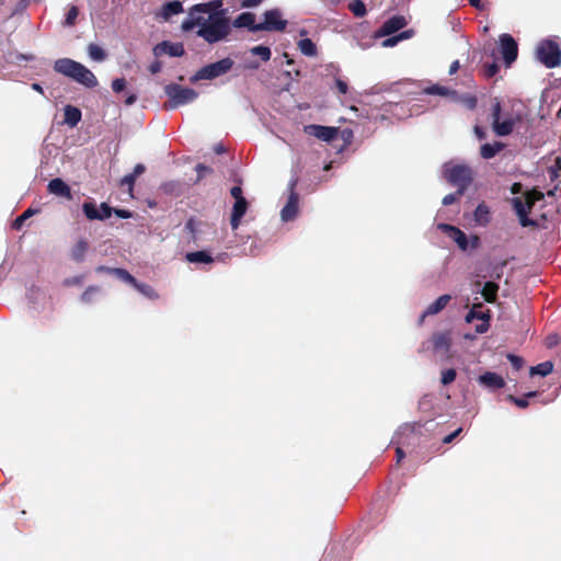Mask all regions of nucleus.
<instances>
[{"instance_id":"1","label":"nucleus","mask_w":561,"mask_h":561,"mask_svg":"<svg viewBox=\"0 0 561 561\" xmlns=\"http://www.w3.org/2000/svg\"><path fill=\"white\" fill-rule=\"evenodd\" d=\"M53 70H55L56 73L64 75L75 80V82L80 83L88 89H93L98 85V79L93 72L72 59L61 58L55 61Z\"/></svg>"},{"instance_id":"2","label":"nucleus","mask_w":561,"mask_h":561,"mask_svg":"<svg viewBox=\"0 0 561 561\" xmlns=\"http://www.w3.org/2000/svg\"><path fill=\"white\" fill-rule=\"evenodd\" d=\"M230 33V24L225 15L219 13L211 14L208 20L203 22L202 27L198 28L197 35L203 37L204 41L213 44L218 43L226 38Z\"/></svg>"},{"instance_id":"3","label":"nucleus","mask_w":561,"mask_h":561,"mask_svg":"<svg viewBox=\"0 0 561 561\" xmlns=\"http://www.w3.org/2000/svg\"><path fill=\"white\" fill-rule=\"evenodd\" d=\"M535 57L547 69H554L561 65V48L557 41L543 38L535 48Z\"/></svg>"},{"instance_id":"4","label":"nucleus","mask_w":561,"mask_h":561,"mask_svg":"<svg viewBox=\"0 0 561 561\" xmlns=\"http://www.w3.org/2000/svg\"><path fill=\"white\" fill-rule=\"evenodd\" d=\"M164 94H167L169 99L168 103L163 104L164 111H172L182 105L193 103L196 98H198V92L178 83H169L164 85Z\"/></svg>"},{"instance_id":"5","label":"nucleus","mask_w":561,"mask_h":561,"mask_svg":"<svg viewBox=\"0 0 561 561\" xmlns=\"http://www.w3.org/2000/svg\"><path fill=\"white\" fill-rule=\"evenodd\" d=\"M445 179L457 188L467 191L472 183V170L468 165L457 164L445 170Z\"/></svg>"},{"instance_id":"6","label":"nucleus","mask_w":561,"mask_h":561,"mask_svg":"<svg viewBox=\"0 0 561 561\" xmlns=\"http://www.w3.org/2000/svg\"><path fill=\"white\" fill-rule=\"evenodd\" d=\"M232 68V60L230 58L220 59L201 68L193 77V82L197 80H214L229 72Z\"/></svg>"},{"instance_id":"7","label":"nucleus","mask_w":561,"mask_h":561,"mask_svg":"<svg viewBox=\"0 0 561 561\" xmlns=\"http://www.w3.org/2000/svg\"><path fill=\"white\" fill-rule=\"evenodd\" d=\"M500 113H502V105L496 100L492 105V128L495 135L499 137L510 136L515 128L516 119L507 117L503 121L500 119Z\"/></svg>"},{"instance_id":"8","label":"nucleus","mask_w":561,"mask_h":561,"mask_svg":"<svg viewBox=\"0 0 561 561\" xmlns=\"http://www.w3.org/2000/svg\"><path fill=\"white\" fill-rule=\"evenodd\" d=\"M287 25L288 22L282 19L279 9H271L263 13V22L255 27L265 32H284Z\"/></svg>"},{"instance_id":"9","label":"nucleus","mask_w":561,"mask_h":561,"mask_svg":"<svg viewBox=\"0 0 561 561\" xmlns=\"http://www.w3.org/2000/svg\"><path fill=\"white\" fill-rule=\"evenodd\" d=\"M298 180L293 179L288 183V201L287 204L283 207V210H280V219L283 221H293L294 218L297 216L298 213V193L295 191L297 187Z\"/></svg>"},{"instance_id":"10","label":"nucleus","mask_w":561,"mask_h":561,"mask_svg":"<svg viewBox=\"0 0 561 561\" xmlns=\"http://www.w3.org/2000/svg\"><path fill=\"white\" fill-rule=\"evenodd\" d=\"M499 46H501V55L506 67H511L517 58V43L510 34L499 36Z\"/></svg>"},{"instance_id":"11","label":"nucleus","mask_w":561,"mask_h":561,"mask_svg":"<svg viewBox=\"0 0 561 561\" xmlns=\"http://www.w3.org/2000/svg\"><path fill=\"white\" fill-rule=\"evenodd\" d=\"M305 134L310 137H316L320 140L331 142L336 139L339 128L333 126L310 124L305 126Z\"/></svg>"},{"instance_id":"12","label":"nucleus","mask_w":561,"mask_h":561,"mask_svg":"<svg viewBox=\"0 0 561 561\" xmlns=\"http://www.w3.org/2000/svg\"><path fill=\"white\" fill-rule=\"evenodd\" d=\"M482 308L481 304H474L473 307H471V310L466 316L467 322H472L474 319L481 320V323L476 325V332L479 334H483L489 330V321H490V311H480L479 309Z\"/></svg>"},{"instance_id":"13","label":"nucleus","mask_w":561,"mask_h":561,"mask_svg":"<svg viewBox=\"0 0 561 561\" xmlns=\"http://www.w3.org/2000/svg\"><path fill=\"white\" fill-rule=\"evenodd\" d=\"M153 54L156 57L169 55L172 57H182L185 54V49L181 43L162 42L154 45Z\"/></svg>"},{"instance_id":"14","label":"nucleus","mask_w":561,"mask_h":561,"mask_svg":"<svg viewBox=\"0 0 561 561\" xmlns=\"http://www.w3.org/2000/svg\"><path fill=\"white\" fill-rule=\"evenodd\" d=\"M407 24L403 15L391 16L388 21L382 23L381 27L378 28L376 36L382 37L388 36L392 33H397L402 30Z\"/></svg>"},{"instance_id":"15","label":"nucleus","mask_w":561,"mask_h":561,"mask_svg":"<svg viewBox=\"0 0 561 561\" xmlns=\"http://www.w3.org/2000/svg\"><path fill=\"white\" fill-rule=\"evenodd\" d=\"M47 191H48V193H50L57 197L66 198L68 201L73 199V195L71 194L70 186L60 178L50 180V182H48V184H47Z\"/></svg>"},{"instance_id":"16","label":"nucleus","mask_w":561,"mask_h":561,"mask_svg":"<svg viewBox=\"0 0 561 561\" xmlns=\"http://www.w3.org/2000/svg\"><path fill=\"white\" fill-rule=\"evenodd\" d=\"M453 298L449 294L440 295L434 302H432L430 306L426 307L425 311H423L421 318H419V324H422L424 319L430 316H436L440 311L444 310L446 306H448L449 301Z\"/></svg>"},{"instance_id":"17","label":"nucleus","mask_w":561,"mask_h":561,"mask_svg":"<svg viewBox=\"0 0 561 561\" xmlns=\"http://www.w3.org/2000/svg\"><path fill=\"white\" fill-rule=\"evenodd\" d=\"M512 207L516 215H518L519 224L522 227H533L535 226V221L530 220L527 215L529 214L531 208H528L527 205L523 202L522 197H514L511 199Z\"/></svg>"},{"instance_id":"18","label":"nucleus","mask_w":561,"mask_h":561,"mask_svg":"<svg viewBox=\"0 0 561 561\" xmlns=\"http://www.w3.org/2000/svg\"><path fill=\"white\" fill-rule=\"evenodd\" d=\"M431 342L434 351L446 354L450 350L453 339L450 337L449 331H443L432 334Z\"/></svg>"},{"instance_id":"19","label":"nucleus","mask_w":561,"mask_h":561,"mask_svg":"<svg viewBox=\"0 0 561 561\" xmlns=\"http://www.w3.org/2000/svg\"><path fill=\"white\" fill-rule=\"evenodd\" d=\"M245 211H248V201L247 199L234 201L233 209H231V216H230L231 230L234 231L239 228L240 220L245 215Z\"/></svg>"},{"instance_id":"20","label":"nucleus","mask_w":561,"mask_h":561,"mask_svg":"<svg viewBox=\"0 0 561 561\" xmlns=\"http://www.w3.org/2000/svg\"><path fill=\"white\" fill-rule=\"evenodd\" d=\"M220 8L221 0H213L209 2L195 4L190 9V16H194L195 13H208V16L215 13L222 15V11L219 10Z\"/></svg>"},{"instance_id":"21","label":"nucleus","mask_w":561,"mask_h":561,"mask_svg":"<svg viewBox=\"0 0 561 561\" xmlns=\"http://www.w3.org/2000/svg\"><path fill=\"white\" fill-rule=\"evenodd\" d=\"M440 228L444 229V231L448 232L449 238L456 241L458 248H460L462 251L467 250V236L465 232H462L461 229L448 224L440 225Z\"/></svg>"},{"instance_id":"22","label":"nucleus","mask_w":561,"mask_h":561,"mask_svg":"<svg viewBox=\"0 0 561 561\" xmlns=\"http://www.w3.org/2000/svg\"><path fill=\"white\" fill-rule=\"evenodd\" d=\"M256 16L252 12H242L238 15V18L233 21V26L236 28H248L252 33L261 32V30H256L257 23L254 22Z\"/></svg>"},{"instance_id":"23","label":"nucleus","mask_w":561,"mask_h":561,"mask_svg":"<svg viewBox=\"0 0 561 561\" xmlns=\"http://www.w3.org/2000/svg\"><path fill=\"white\" fill-rule=\"evenodd\" d=\"M204 228H207L206 224L192 217L185 222V231L190 233V239L195 244L201 241L199 234L204 232Z\"/></svg>"},{"instance_id":"24","label":"nucleus","mask_w":561,"mask_h":561,"mask_svg":"<svg viewBox=\"0 0 561 561\" xmlns=\"http://www.w3.org/2000/svg\"><path fill=\"white\" fill-rule=\"evenodd\" d=\"M479 381L481 385L490 389H502L504 387V380L502 376L493 371H485L481 374Z\"/></svg>"},{"instance_id":"25","label":"nucleus","mask_w":561,"mask_h":561,"mask_svg":"<svg viewBox=\"0 0 561 561\" xmlns=\"http://www.w3.org/2000/svg\"><path fill=\"white\" fill-rule=\"evenodd\" d=\"M504 148V144L501 141H494L492 144L485 142L480 147V156L484 160H490L494 158L499 152H501Z\"/></svg>"},{"instance_id":"26","label":"nucleus","mask_w":561,"mask_h":561,"mask_svg":"<svg viewBox=\"0 0 561 561\" xmlns=\"http://www.w3.org/2000/svg\"><path fill=\"white\" fill-rule=\"evenodd\" d=\"M96 272L113 273V274H115L116 277L119 278V280L127 283L131 286L138 283V280L130 273H128L127 270L122 268V267L106 268L104 266H99V267H96Z\"/></svg>"},{"instance_id":"27","label":"nucleus","mask_w":561,"mask_h":561,"mask_svg":"<svg viewBox=\"0 0 561 561\" xmlns=\"http://www.w3.org/2000/svg\"><path fill=\"white\" fill-rule=\"evenodd\" d=\"M82 119V112L72 105L65 106V124L70 127L78 126L79 122Z\"/></svg>"},{"instance_id":"28","label":"nucleus","mask_w":561,"mask_h":561,"mask_svg":"<svg viewBox=\"0 0 561 561\" xmlns=\"http://www.w3.org/2000/svg\"><path fill=\"white\" fill-rule=\"evenodd\" d=\"M185 260L188 263H202V264H211L214 259L211 254H209L205 250L194 251L185 254Z\"/></svg>"},{"instance_id":"29","label":"nucleus","mask_w":561,"mask_h":561,"mask_svg":"<svg viewBox=\"0 0 561 561\" xmlns=\"http://www.w3.org/2000/svg\"><path fill=\"white\" fill-rule=\"evenodd\" d=\"M497 291L499 285L494 282H488L481 289V296H483L484 301L493 304L497 299Z\"/></svg>"},{"instance_id":"30","label":"nucleus","mask_w":561,"mask_h":561,"mask_svg":"<svg viewBox=\"0 0 561 561\" xmlns=\"http://www.w3.org/2000/svg\"><path fill=\"white\" fill-rule=\"evenodd\" d=\"M183 12L182 3L180 1H172L163 4L162 18L169 20L173 15H178Z\"/></svg>"},{"instance_id":"31","label":"nucleus","mask_w":561,"mask_h":561,"mask_svg":"<svg viewBox=\"0 0 561 561\" xmlns=\"http://www.w3.org/2000/svg\"><path fill=\"white\" fill-rule=\"evenodd\" d=\"M89 243L87 240H78V242L75 243L70 255H72L73 261L81 262L83 261L84 255H87Z\"/></svg>"},{"instance_id":"32","label":"nucleus","mask_w":561,"mask_h":561,"mask_svg":"<svg viewBox=\"0 0 561 561\" xmlns=\"http://www.w3.org/2000/svg\"><path fill=\"white\" fill-rule=\"evenodd\" d=\"M82 211L83 215L88 218V220H100L101 221V214H99V208L96 204L92 202L83 203L82 205Z\"/></svg>"},{"instance_id":"33","label":"nucleus","mask_w":561,"mask_h":561,"mask_svg":"<svg viewBox=\"0 0 561 561\" xmlns=\"http://www.w3.org/2000/svg\"><path fill=\"white\" fill-rule=\"evenodd\" d=\"M536 396H538V392L535 391L525 394L523 398H516L513 394H507V401L515 404V407L525 410L527 407H529V401H527V399L535 398Z\"/></svg>"},{"instance_id":"34","label":"nucleus","mask_w":561,"mask_h":561,"mask_svg":"<svg viewBox=\"0 0 561 561\" xmlns=\"http://www.w3.org/2000/svg\"><path fill=\"white\" fill-rule=\"evenodd\" d=\"M553 365L550 362H542L534 367H530V376H548L552 373Z\"/></svg>"},{"instance_id":"35","label":"nucleus","mask_w":561,"mask_h":561,"mask_svg":"<svg viewBox=\"0 0 561 561\" xmlns=\"http://www.w3.org/2000/svg\"><path fill=\"white\" fill-rule=\"evenodd\" d=\"M298 49H300L301 54L305 56H316L317 48L314 42L309 38H302L298 42Z\"/></svg>"},{"instance_id":"36","label":"nucleus","mask_w":561,"mask_h":561,"mask_svg":"<svg viewBox=\"0 0 561 561\" xmlns=\"http://www.w3.org/2000/svg\"><path fill=\"white\" fill-rule=\"evenodd\" d=\"M138 293L145 295L146 298L149 299H158L159 295L154 291V288L148 284H142L140 282L133 285Z\"/></svg>"},{"instance_id":"37","label":"nucleus","mask_w":561,"mask_h":561,"mask_svg":"<svg viewBox=\"0 0 561 561\" xmlns=\"http://www.w3.org/2000/svg\"><path fill=\"white\" fill-rule=\"evenodd\" d=\"M252 56H257L263 62L271 60V48L265 45H256L249 49Z\"/></svg>"},{"instance_id":"38","label":"nucleus","mask_w":561,"mask_h":561,"mask_svg":"<svg viewBox=\"0 0 561 561\" xmlns=\"http://www.w3.org/2000/svg\"><path fill=\"white\" fill-rule=\"evenodd\" d=\"M543 198V194L537 190H530V191H526V193L524 194V198H522V201H524L525 205L528 206V208H531L534 207L535 203L539 202L540 199Z\"/></svg>"},{"instance_id":"39","label":"nucleus","mask_w":561,"mask_h":561,"mask_svg":"<svg viewBox=\"0 0 561 561\" xmlns=\"http://www.w3.org/2000/svg\"><path fill=\"white\" fill-rule=\"evenodd\" d=\"M489 206H486L485 204H479V206L476 207V210H474V218H476V221L481 224V225H485L489 222Z\"/></svg>"},{"instance_id":"40","label":"nucleus","mask_w":561,"mask_h":561,"mask_svg":"<svg viewBox=\"0 0 561 561\" xmlns=\"http://www.w3.org/2000/svg\"><path fill=\"white\" fill-rule=\"evenodd\" d=\"M88 55L95 61H103L106 58V53L103 48L95 44L88 45Z\"/></svg>"},{"instance_id":"41","label":"nucleus","mask_w":561,"mask_h":561,"mask_svg":"<svg viewBox=\"0 0 561 561\" xmlns=\"http://www.w3.org/2000/svg\"><path fill=\"white\" fill-rule=\"evenodd\" d=\"M205 20L203 16L195 18L194 15H190V18L185 19L184 22H182V30L185 32H190L194 30L196 26H202Z\"/></svg>"},{"instance_id":"42","label":"nucleus","mask_w":561,"mask_h":561,"mask_svg":"<svg viewBox=\"0 0 561 561\" xmlns=\"http://www.w3.org/2000/svg\"><path fill=\"white\" fill-rule=\"evenodd\" d=\"M423 93L427 94V95H439V96H448L449 93H450V90L448 88H445L444 85H440V84H434V85H430V87H426L425 89H423Z\"/></svg>"},{"instance_id":"43","label":"nucleus","mask_w":561,"mask_h":561,"mask_svg":"<svg viewBox=\"0 0 561 561\" xmlns=\"http://www.w3.org/2000/svg\"><path fill=\"white\" fill-rule=\"evenodd\" d=\"M347 8H350V11L356 18H363L366 14L365 3L360 0H354L350 2V4H347Z\"/></svg>"},{"instance_id":"44","label":"nucleus","mask_w":561,"mask_h":561,"mask_svg":"<svg viewBox=\"0 0 561 561\" xmlns=\"http://www.w3.org/2000/svg\"><path fill=\"white\" fill-rule=\"evenodd\" d=\"M35 213L36 210L32 208L26 209L25 211L22 213V215L18 216V218L13 220L12 228L15 230H20L22 228L23 222L26 221V219H28L30 217H32Z\"/></svg>"},{"instance_id":"45","label":"nucleus","mask_w":561,"mask_h":561,"mask_svg":"<svg viewBox=\"0 0 561 561\" xmlns=\"http://www.w3.org/2000/svg\"><path fill=\"white\" fill-rule=\"evenodd\" d=\"M456 378L457 371L454 368H448L440 373V382H443L444 386L453 383Z\"/></svg>"},{"instance_id":"46","label":"nucleus","mask_w":561,"mask_h":561,"mask_svg":"<svg viewBox=\"0 0 561 561\" xmlns=\"http://www.w3.org/2000/svg\"><path fill=\"white\" fill-rule=\"evenodd\" d=\"M195 171H197V180H195V183H199L203 181L205 176L208 174H213L211 167H208L203 163H198L197 167H195Z\"/></svg>"},{"instance_id":"47","label":"nucleus","mask_w":561,"mask_h":561,"mask_svg":"<svg viewBox=\"0 0 561 561\" xmlns=\"http://www.w3.org/2000/svg\"><path fill=\"white\" fill-rule=\"evenodd\" d=\"M561 172V158L557 157L554 161V165L548 168V175H550L551 181H557L560 178Z\"/></svg>"},{"instance_id":"48","label":"nucleus","mask_w":561,"mask_h":561,"mask_svg":"<svg viewBox=\"0 0 561 561\" xmlns=\"http://www.w3.org/2000/svg\"><path fill=\"white\" fill-rule=\"evenodd\" d=\"M499 72V65L496 61H492L490 64H484L483 66V75L485 78L490 79L496 76Z\"/></svg>"},{"instance_id":"49","label":"nucleus","mask_w":561,"mask_h":561,"mask_svg":"<svg viewBox=\"0 0 561 561\" xmlns=\"http://www.w3.org/2000/svg\"><path fill=\"white\" fill-rule=\"evenodd\" d=\"M99 293L98 286H89L87 287V290L83 291L81 296V300L85 304H91L93 300V297Z\"/></svg>"},{"instance_id":"50","label":"nucleus","mask_w":561,"mask_h":561,"mask_svg":"<svg viewBox=\"0 0 561 561\" xmlns=\"http://www.w3.org/2000/svg\"><path fill=\"white\" fill-rule=\"evenodd\" d=\"M466 193V190L457 188L456 193H449L446 195L443 199V205L448 206L455 202H457L459 198H461L462 194Z\"/></svg>"},{"instance_id":"51","label":"nucleus","mask_w":561,"mask_h":561,"mask_svg":"<svg viewBox=\"0 0 561 561\" xmlns=\"http://www.w3.org/2000/svg\"><path fill=\"white\" fill-rule=\"evenodd\" d=\"M79 10L77 7H70L68 13H66L65 23L68 26H73L75 20L78 19Z\"/></svg>"},{"instance_id":"52","label":"nucleus","mask_w":561,"mask_h":561,"mask_svg":"<svg viewBox=\"0 0 561 561\" xmlns=\"http://www.w3.org/2000/svg\"><path fill=\"white\" fill-rule=\"evenodd\" d=\"M113 213L114 209L111 208V206L107 205L106 203H102L100 205L101 221L105 220L106 218H110Z\"/></svg>"},{"instance_id":"53","label":"nucleus","mask_w":561,"mask_h":561,"mask_svg":"<svg viewBox=\"0 0 561 561\" xmlns=\"http://www.w3.org/2000/svg\"><path fill=\"white\" fill-rule=\"evenodd\" d=\"M111 88H113L114 93H121L125 89V79L118 78L113 80V83H111Z\"/></svg>"},{"instance_id":"54","label":"nucleus","mask_w":561,"mask_h":561,"mask_svg":"<svg viewBox=\"0 0 561 561\" xmlns=\"http://www.w3.org/2000/svg\"><path fill=\"white\" fill-rule=\"evenodd\" d=\"M560 343V336L558 334H548L546 337V346L547 348H553Z\"/></svg>"},{"instance_id":"55","label":"nucleus","mask_w":561,"mask_h":561,"mask_svg":"<svg viewBox=\"0 0 561 561\" xmlns=\"http://www.w3.org/2000/svg\"><path fill=\"white\" fill-rule=\"evenodd\" d=\"M230 195L231 197L234 198V201H245V198L243 197V191L241 190L240 186L231 187Z\"/></svg>"},{"instance_id":"56","label":"nucleus","mask_w":561,"mask_h":561,"mask_svg":"<svg viewBox=\"0 0 561 561\" xmlns=\"http://www.w3.org/2000/svg\"><path fill=\"white\" fill-rule=\"evenodd\" d=\"M507 359H510L512 366H514V369L519 370L522 368L523 360L519 356L510 354L507 355Z\"/></svg>"},{"instance_id":"57","label":"nucleus","mask_w":561,"mask_h":561,"mask_svg":"<svg viewBox=\"0 0 561 561\" xmlns=\"http://www.w3.org/2000/svg\"><path fill=\"white\" fill-rule=\"evenodd\" d=\"M335 87H336L337 92H340L341 94L347 93V83L345 81H343L341 79H336Z\"/></svg>"},{"instance_id":"58","label":"nucleus","mask_w":561,"mask_h":561,"mask_svg":"<svg viewBox=\"0 0 561 561\" xmlns=\"http://www.w3.org/2000/svg\"><path fill=\"white\" fill-rule=\"evenodd\" d=\"M461 432H462V428H458V430H456V432H454V433H451V434H449V435L445 436V437L443 438V443H444V444H450V443H453V440H454L455 438H457V437H458V435H459Z\"/></svg>"},{"instance_id":"59","label":"nucleus","mask_w":561,"mask_h":561,"mask_svg":"<svg viewBox=\"0 0 561 561\" xmlns=\"http://www.w3.org/2000/svg\"><path fill=\"white\" fill-rule=\"evenodd\" d=\"M114 214L117 215V217L123 218V219H129L133 216L131 211L124 210V209H114Z\"/></svg>"},{"instance_id":"60","label":"nucleus","mask_w":561,"mask_h":561,"mask_svg":"<svg viewBox=\"0 0 561 561\" xmlns=\"http://www.w3.org/2000/svg\"><path fill=\"white\" fill-rule=\"evenodd\" d=\"M160 70H161V62L159 60H154L153 62L150 64V66H149L150 73L157 75L160 72Z\"/></svg>"},{"instance_id":"61","label":"nucleus","mask_w":561,"mask_h":561,"mask_svg":"<svg viewBox=\"0 0 561 561\" xmlns=\"http://www.w3.org/2000/svg\"><path fill=\"white\" fill-rule=\"evenodd\" d=\"M263 0H243V8H255L262 3Z\"/></svg>"},{"instance_id":"62","label":"nucleus","mask_w":561,"mask_h":561,"mask_svg":"<svg viewBox=\"0 0 561 561\" xmlns=\"http://www.w3.org/2000/svg\"><path fill=\"white\" fill-rule=\"evenodd\" d=\"M144 171H146V167H144L141 163H137L136 167H134L133 173H128V174L138 178L140 174L144 173Z\"/></svg>"},{"instance_id":"63","label":"nucleus","mask_w":561,"mask_h":561,"mask_svg":"<svg viewBox=\"0 0 561 561\" xmlns=\"http://www.w3.org/2000/svg\"><path fill=\"white\" fill-rule=\"evenodd\" d=\"M136 179H137V176H134V175L127 174V175H125V176L123 178V180H122V184H127V185H128V187H130V188H131Z\"/></svg>"},{"instance_id":"64","label":"nucleus","mask_w":561,"mask_h":561,"mask_svg":"<svg viewBox=\"0 0 561 561\" xmlns=\"http://www.w3.org/2000/svg\"><path fill=\"white\" fill-rule=\"evenodd\" d=\"M512 194H520L522 193V183H514L511 186Z\"/></svg>"}]
</instances>
